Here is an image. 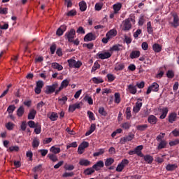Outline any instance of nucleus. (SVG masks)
<instances>
[{"label":"nucleus","mask_w":179,"mask_h":179,"mask_svg":"<svg viewBox=\"0 0 179 179\" xmlns=\"http://www.w3.org/2000/svg\"><path fill=\"white\" fill-rule=\"evenodd\" d=\"M36 114H37V111L34 109H31L28 114V120H34L36 118Z\"/></svg>","instance_id":"24"},{"label":"nucleus","mask_w":179,"mask_h":179,"mask_svg":"<svg viewBox=\"0 0 179 179\" xmlns=\"http://www.w3.org/2000/svg\"><path fill=\"white\" fill-rule=\"evenodd\" d=\"M73 176H75V173L73 172H65L64 173H63L62 177H64V178H66L68 177H73Z\"/></svg>","instance_id":"59"},{"label":"nucleus","mask_w":179,"mask_h":179,"mask_svg":"<svg viewBox=\"0 0 179 179\" xmlns=\"http://www.w3.org/2000/svg\"><path fill=\"white\" fill-rule=\"evenodd\" d=\"M134 138H135V134L129 133L128 136L120 138V143L124 145V143H127V142H131Z\"/></svg>","instance_id":"5"},{"label":"nucleus","mask_w":179,"mask_h":179,"mask_svg":"<svg viewBox=\"0 0 179 179\" xmlns=\"http://www.w3.org/2000/svg\"><path fill=\"white\" fill-rule=\"evenodd\" d=\"M127 90L131 94H136V92H138V90H136V86L134 85V84H130L127 85Z\"/></svg>","instance_id":"17"},{"label":"nucleus","mask_w":179,"mask_h":179,"mask_svg":"<svg viewBox=\"0 0 179 179\" xmlns=\"http://www.w3.org/2000/svg\"><path fill=\"white\" fill-rule=\"evenodd\" d=\"M38 146H40V139H38V138H34L32 141V148H34V149H36Z\"/></svg>","instance_id":"31"},{"label":"nucleus","mask_w":179,"mask_h":179,"mask_svg":"<svg viewBox=\"0 0 179 179\" xmlns=\"http://www.w3.org/2000/svg\"><path fill=\"white\" fill-rule=\"evenodd\" d=\"M152 92H159V84H157V83H153L150 87H148L146 94H150Z\"/></svg>","instance_id":"6"},{"label":"nucleus","mask_w":179,"mask_h":179,"mask_svg":"<svg viewBox=\"0 0 179 179\" xmlns=\"http://www.w3.org/2000/svg\"><path fill=\"white\" fill-rule=\"evenodd\" d=\"M143 159L145 160V162H146V163H148V164H152V163H153V157L150 155H143Z\"/></svg>","instance_id":"25"},{"label":"nucleus","mask_w":179,"mask_h":179,"mask_svg":"<svg viewBox=\"0 0 179 179\" xmlns=\"http://www.w3.org/2000/svg\"><path fill=\"white\" fill-rule=\"evenodd\" d=\"M157 121H158L157 117L153 115H150L148 117V122L151 125H156V124H157Z\"/></svg>","instance_id":"12"},{"label":"nucleus","mask_w":179,"mask_h":179,"mask_svg":"<svg viewBox=\"0 0 179 179\" xmlns=\"http://www.w3.org/2000/svg\"><path fill=\"white\" fill-rule=\"evenodd\" d=\"M171 134L175 136V138H177L179 136V129H175L173 131H172Z\"/></svg>","instance_id":"64"},{"label":"nucleus","mask_w":179,"mask_h":179,"mask_svg":"<svg viewBox=\"0 0 179 179\" xmlns=\"http://www.w3.org/2000/svg\"><path fill=\"white\" fill-rule=\"evenodd\" d=\"M142 106H143L142 102H139V101H138L136 103V106H134L133 108V112L135 113V114H138V113L141 111V108H142Z\"/></svg>","instance_id":"15"},{"label":"nucleus","mask_w":179,"mask_h":179,"mask_svg":"<svg viewBox=\"0 0 179 179\" xmlns=\"http://www.w3.org/2000/svg\"><path fill=\"white\" fill-rule=\"evenodd\" d=\"M131 59H135L141 57V52L139 50H133L129 55Z\"/></svg>","instance_id":"18"},{"label":"nucleus","mask_w":179,"mask_h":179,"mask_svg":"<svg viewBox=\"0 0 179 179\" xmlns=\"http://www.w3.org/2000/svg\"><path fill=\"white\" fill-rule=\"evenodd\" d=\"M147 128H148V124H141V125L137 126L138 131H146Z\"/></svg>","instance_id":"50"},{"label":"nucleus","mask_w":179,"mask_h":179,"mask_svg":"<svg viewBox=\"0 0 179 179\" xmlns=\"http://www.w3.org/2000/svg\"><path fill=\"white\" fill-rule=\"evenodd\" d=\"M161 115L159 116L160 120H164L166 117H167V114L169 113L168 108H163L161 109Z\"/></svg>","instance_id":"21"},{"label":"nucleus","mask_w":179,"mask_h":179,"mask_svg":"<svg viewBox=\"0 0 179 179\" xmlns=\"http://www.w3.org/2000/svg\"><path fill=\"white\" fill-rule=\"evenodd\" d=\"M177 167H178V166H177V164H169L166 166V169L167 170V171H174V170H176V169H177Z\"/></svg>","instance_id":"28"},{"label":"nucleus","mask_w":179,"mask_h":179,"mask_svg":"<svg viewBox=\"0 0 179 179\" xmlns=\"http://www.w3.org/2000/svg\"><path fill=\"white\" fill-rule=\"evenodd\" d=\"M125 114L127 120H130L131 117H132V114L131 113V107L127 108Z\"/></svg>","instance_id":"40"},{"label":"nucleus","mask_w":179,"mask_h":179,"mask_svg":"<svg viewBox=\"0 0 179 179\" xmlns=\"http://www.w3.org/2000/svg\"><path fill=\"white\" fill-rule=\"evenodd\" d=\"M92 82L96 85H99V83H103L104 82V80L101 78V77H94L92 78Z\"/></svg>","instance_id":"32"},{"label":"nucleus","mask_w":179,"mask_h":179,"mask_svg":"<svg viewBox=\"0 0 179 179\" xmlns=\"http://www.w3.org/2000/svg\"><path fill=\"white\" fill-rule=\"evenodd\" d=\"M15 108L16 107L15 106V105H10L7 109L8 114H13Z\"/></svg>","instance_id":"57"},{"label":"nucleus","mask_w":179,"mask_h":179,"mask_svg":"<svg viewBox=\"0 0 179 179\" xmlns=\"http://www.w3.org/2000/svg\"><path fill=\"white\" fill-rule=\"evenodd\" d=\"M143 149V145H138L136 148H134V152L137 156L140 157H143V154L142 153V150Z\"/></svg>","instance_id":"14"},{"label":"nucleus","mask_w":179,"mask_h":179,"mask_svg":"<svg viewBox=\"0 0 179 179\" xmlns=\"http://www.w3.org/2000/svg\"><path fill=\"white\" fill-rule=\"evenodd\" d=\"M50 52H51L52 55L55 54V51L57 50V45L55 44V43L52 44L51 46H50Z\"/></svg>","instance_id":"60"},{"label":"nucleus","mask_w":179,"mask_h":179,"mask_svg":"<svg viewBox=\"0 0 179 179\" xmlns=\"http://www.w3.org/2000/svg\"><path fill=\"white\" fill-rule=\"evenodd\" d=\"M121 47H122V45L120 44L115 45L110 48V51H121L122 50Z\"/></svg>","instance_id":"34"},{"label":"nucleus","mask_w":179,"mask_h":179,"mask_svg":"<svg viewBox=\"0 0 179 179\" xmlns=\"http://www.w3.org/2000/svg\"><path fill=\"white\" fill-rule=\"evenodd\" d=\"M115 103L117 104H120V103H121V95L120 93L115 94Z\"/></svg>","instance_id":"45"},{"label":"nucleus","mask_w":179,"mask_h":179,"mask_svg":"<svg viewBox=\"0 0 179 179\" xmlns=\"http://www.w3.org/2000/svg\"><path fill=\"white\" fill-rule=\"evenodd\" d=\"M168 142L166 140L159 141L158 146H157V149L158 150H160L162 149H166L167 145H168Z\"/></svg>","instance_id":"22"},{"label":"nucleus","mask_w":179,"mask_h":179,"mask_svg":"<svg viewBox=\"0 0 179 179\" xmlns=\"http://www.w3.org/2000/svg\"><path fill=\"white\" fill-rule=\"evenodd\" d=\"M64 169L67 171H72V170H73L75 169V166L73 165H71V164H66L64 165Z\"/></svg>","instance_id":"54"},{"label":"nucleus","mask_w":179,"mask_h":179,"mask_svg":"<svg viewBox=\"0 0 179 179\" xmlns=\"http://www.w3.org/2000/svg\"><path fill=\"white\" fill-rule=\"evenodd\" d=\"M6 128L8 130V131H12L13 130V129L15 128V124L9 122L7 124H6Z\"/></svg>","instance_id":"46"},{"label":"nucleus","mask_w":179,"mask_h":179,"mask_svg":"<svg viewBox=\"0 0 179 179\" xmlns=\"http://www.w3.org/2000/svg\"><path fill=\"white\" fill-rule=\"evenodd\" d=\"M48 157L53 162H58V157L55 154H48Z\"/></svg>","instance_id":"38"},{"label":"nucleus","mask_w":179,"mask_h":179,"mask_svg":"<svg viewBox=\"0 0 179 179\" xmlns=\"http://www.w3.org/2000/svg\"><path fill=\"white\" fill-rule=\"evenodd\" d=\"M77 13L76 10L73 9L69 11L66 15L67 16L72 17L73 16H76Z\"/></svg>","instance_id":"51"},{"label":"nucleus","mask_w":179,"mask_h":179,"mask_svg":"<svg viewBox=\"0 0 179 179\" xmlns=\"http://www.w3.org/2000/svg\"><path fill=\"white\" fill-rule=\"evenodd\" d=\"M169 146H177L179 145V138H176L174 141H171L169 143Z\"/></svg>","instance_id":"52"},{"label":"nucleus","mask_w":179,"mask_h":179,"mask_svg":"<svg viewBox=\"0 0 179 179\" xmlns=\"http://www.w3.org/2000/svg\"><path fill=\"white\" fill-rule=\"evenodd\" d=\"M75 37H76V31L74 29H71L64 34V38L67 40L69 43H72V41L75 40Z\"/></svg>","instance_id":"1"},{"label":"nucleus","mask_w":179,"mask_h":179,"mask_svg":"<svg viewBox=\"0 0 179 179\" xmlns=\"http://www.w3.org/2000/svg\"><path fill=\"white\" fill-rule=\"evenodd\" d=\"M58 100L59 101H60L61 104H65V103L68 101V97H66V96H64L62 98H59Z\"/></svg>","instance_id":"61"},{"label":"nucleus","mask_w":179,"mask_h":179,"mask_svg":"<svg viewBox=\"0 0 179 179\" xmlns=\"http://www.w3.org/2000/svg\"><path fill=\"white\" fill-rule=\"evenodd\" d=\"M134 19L132 18H127L124 20L122 22L123 27H122V30L123 31H129L131 29H132V24H131V22H132Z\"/></svg>","instance_id":"4"},{"label":"nucleus","mask_w":179,"mask_h":179,"mask_svg":"<svg viewBox=\"0 0 179 179\" xmlns=\"http://www.w3.org/2000/svg\"><path fill=\"white\" fill-rule=\"evenodd\" d=\"M121 127L123 128V129H129L131 128V122L122 123Z\"/></svg>","instance_id":"43"},{"label":"nucleus","mask_w":179,"mask_h":179,"mask_svg":"<svg viewBox=\"0 0 179 179\" xmlns=\"http://www.w3.org/2000/svg\"><path fill=\"white\" fill-rule=\"evenodd\" d=\"M93 169L96 170V171H99L100 169L104 167V162L103 161H98L95 164L92 166Z\"/></svg>","instance_id":"13"},{"label":"nucleus","mask_w":179,"mask_h":179,"mask_svg":"<svg viewBox=\"0 0 179 179\" xmlns=\"http://www.w3.org/2000/svg\"><path fill=\"white\" fill-rule=\"evenodd\" d=\"M49 118L52 121H57L58 120V113L52 112Z\"/></svg>","instance_id":"44"},{"label":"nucleus","mask_w":179,"mask_h":179,"mask_svg":"<svg viewBox=\"0 0 179 179\" xmlns=\"http://www.w3.org/2000/svg\"><path fill=\"white\" fill-rule=\"evenodd\" d=\"M44 87V82L43 80H38L36 82V86L35 87V93L40 94L41 93V89Z\"/></svg>","instance_id":"8"},{"label":"nucleus","mask_w":179,"mask_h":179,"mask_svg":"<svg viewBox=\"0 0 179 179\" xmlns=\"http://www.w3.org/2000/svg\"><path fill=\"white\" fill-rule=\"evenodd\" d=\"M125 68V64L124 63H117L115 65V71H122Z\"/></svg>","instance_id":"27"},{"label":"nucleus","mask_w":179,"mask_h":179,"mask_svg":"<svg viewBox=\"0 0 179 179\" xmlns=\"http://www.w3.org/2000/svg\"><path fill=\"white\" fill-rule=\"evenodd\" d=\"M69 85V80H68L67 79L66 80H64L62 83H61V85H60V87L62 89H64V88H66V87H68V85Z\"/></svg>","instance_id":"48"},{"label":"nucleus","mask_w":179,"mask_h":179,"mask_svg":"<svg viewBox=\"0 0 179 179\" xmlns=\"http://www.w3.org/2000/svg\"><path fill=\"white\" fill-rule=\"evenodd\" d=\"M7 152H19V146L15 145V146H10L7 149Z\"/></svg>","instance_id":"41"},{"label":"nucleus","mask_w":179,"mask_h":179,"mask_svg":"<svg viewBox=\"0 0 179 179\" xmlns=\"http://www.w3.org/2000/svg\"><path fill=\"white\" fill-rule=\"evenodd\" d=\"M86 148H89V142L87 141H83L79 146L78 148V155H83L85 149H86Z\"/></svg>","instance_id":"7"},{"label":"nucleus","mask_w":179,"mask_h":179,"mask_svg":"<svg viewBox=\"0 0 179 179\" xmlns=\"http://www.w3.org/2000/svg\"><path fill=\"white\" fill-rule=\"evenodd\" d=\"M164 136H166L165 133H160L156 138L157 142H161L162 141H164Z\"/></svg>","instance_id":"42"},{"label":"nucleus","mask_w":179,"mask_h":179,"mask_svg":"<svg viewBox=\"0 0 179 179\" xmlns=\"http://www.w3.org/2000/svg\"><path fill=\"white\" fill-rule=\"evenodd\" d=\"M96 40V35L92 32L87 34L84 37V41H93Z\"/></svg>","instance_id":"10"},{"label":"nucleus","mask_w":179,"mask_h":179,"mask_svg":"<svg viewBox=\"0 0 179 179\" xmlns=\"http://www.w3.org/2000/svg\"><path fill=\"white\" fill-rule=\"evenodd\" d=\"M136 87H138V89H143V87H145V82L141 81V83H136Z\"/></svg>","instance_id":"62"},{"label":"nucleus","mask_w":179,"mask_h":179,"mask_svg":"<svg viewBox=\"0 0 179 179\" xmlns=\"http://www.w3.org/2000/svg\"><path fill=\"white\" fill-rule=\"evenodd\" d=\"M79 164L80 166H85V167H87V166H90L92 164V162L88 159H81L79 162Z\"/></svg>","instance_id":"23"},{"label":"nucleus","mask_w":179,"mask_h":179,"mask_svg":"<svg viewBox=\"0 0 179 179\" xmlns=\"http://www.w3.org/2000/svg\"><path fill=\"white\" fill-rule=\"evenodd\" d=\"M111 57V53L110 52H104L103 53L98 52L96 54V57L99 59H107Z\"/></svg>","instance_id":"9"},{"label":"nucleus","mask_w":179,"mask_h":179,"mask_svg":"<svg viewBox=\"0 0 179 179\" xmlns=\"http://www.w3.org/2000/svg\"><path fill=\"white\" fill-rule=\"evenodd\" d=\"M52 68H54V69H57L58 71H62L64 69V67L62 65L55 62L52 64Z\"/></svg>","instance_id":"33"},{"label":"nucleus","mask_w":179,"mask_h":179,"mask_svg":"<svg viewBox=\"0 0 179 179\" xmlns=\"http://www.w3.org/2000/svg\"><path fill=\"white\" fill-rule=\"evenodd\" d=\"M104 152H105L104 148H101V149L98 150L97 152H94L93 154V156H94V157H97L99 156H101V155L104 154Z\"/></svg>","instance_id":"37"},{"label":"nucleus","mask_w":179,"mask_h":179,"mask_svg":"<svg viewBox=\"0 0 179 179\" xmlns=\"http://www.w3.org/2000/svg\"><path fill=\"white\" fill-rule=\"evenodd\" d=\"M82 104V102L76 103L75 104L70 105L69 107V111L70 113H73L76 108H80V105Z\"/></svg>","instance_id":"16"},{"label":"nucleus","mask_w":179,"mask_h":179,"mask_svg":"<svg viewBox=\"0 0 179 179\" xmlns=\"http://www.w3.org/2000/svg\"><path fill=\"white\" fill-rule=\"evenodd\" d=\"M50 152H52V153H54L55 155H57L58 153L61 152V148H57L55 146H52L50 148Z\"/></svg>","instance_id":"39"},{"label":"nucleus","mask_w":179,"mask_h":179,"mask_svg":"<svg viewBox=\"0 0 179 179\" xmlns=\"http://www.w3.org/2000/svg\"><path fill=\"white\" fill-rule=\"evenodd\" d=\"M113 163H114V159L108 158V159H106V160L105 162V166L106 167H108L109 166H111V164H113Z\"/></svg>","instance_id":"47"},{"label":"nucleus","mask_w":179,"mask_h":179,"mask_svg":"<svg viewBox=\"0 0 179 179\" xmlns=\"http://www.w3.org/2000/svg\"><path fill=\"white\" fill-rule=\"evenodd\" d=\"M97 69H100V64L96 62L92 68L91 72H96Z\"/></svg>","instance_id":"49"},{"label":"nucleus","mask_w":179,"mask_h":179,"mask_svg":"<svg viewBox=\"0 0 179 179\" xmlns=\"http://www.w3.org/2000/svg\"><path fill=\"white\" fill-rule=\"evenodd\" d=\"M121 8H122V4L121 3H117L116 4L113 5V10H114V13L117 15L120 10H121Z\"/></svg>","instance_id":"26"},{"label":"nucleus","mask_w":179,"mask_h":179,"mask_svg":"<svg viewBox=\"0 0 179 179\" xmlns=\"http://www.w3.org/2000/svg\"><path fill=\"white\" fill-rule=\"evenodd\" d=\"M58 89V82H55L52 85H47L45 87V94H52L55 92V90Z\"/></svg>","instance_id":"3"},{"label":"nucleus","mask_w":179,"mask_h":179,"mask_svg":"<svg viewBox=\"0 0 179 179\" xmlns=\"http://www.w3.org/2000/svg\"><path fill=\"white\" fill-rule=\"evenodd\" d=\"M162 45L158 43H155L152 45V50L155 51V52H160L162 51Z\"/></svg>","instance_id":"30"},{"label":"nucleus","mask_w":179,"mask_h":179,"mask_svg":"<svg viewBox=\"0 0 179 179\" xmlns=\"http://www.w3.org/2000/svg\"><path fill=\"white\" fill-rule=\"evenodd\" d=\"M93 173H94V168H93V166L92 168H87L84 171L85 176H90V174H93Z\"/></svg>","instance_id":"35"},{"label":"nucleus","mask_w":179,"mask_h":179,"mask_svg":"<svg viewBox=\"0 0 179 179\" xmlns=\"http://www.w3.org/2000/svg\"><path fill=\"white\" fill-rule=\"evenodd\" d=\"M67 62L69 64V68H75L78 69V68H80V66L83 65V63H82V62L79 60L76 62V60L73 59H68Z\"/></svg>","instance_id":"2"},{"label":"nucleus","mask_w":179,"mask_h":179,"mask_svg":"<svg viewBox=\"0 0 179 179\" xmlns=\"http://www.w3.org/2000/svg\"><path fill=\"white\" fill-rule=\"evenodd\" d=\"M71 148H78V143L74 141L71 143L67 144L66 149H71Z\"/></svg>","instance_id":"56"},{"label":"nucleus","mask_w":179,"mask_h":179,"mask_svg":"<svg viewBox=\"0 0 179 179\" xmlns=\"http://www.w3.org/2000/svg\"><path fill=\"white\" fill-rule=\"evenodd\" d=\"M34 128H35L34 129L35 134L36 135H40V134H41V124L37 122Z\"/></svg>","instance_id":"29"},{"label":"nucleus","mask_w":179,"mask_h":179,"mask_svg":"<svg viewBox=\"0 0 179 179\" xmlns=\"http://www.w3.org/2000/svg\"><path fill=\"white\" fill-rule=\"evenodd\" d=\"M23 114H24V108L23 106H20L17 110V115L18 117H22Z\"/></svg>","instance_id":"36"},{"label":"nucleus","mask_w":179,"mask_h":179,"mask_svg":"<svg viewBox=\"0 0 179 179\" xmlns=\"http://www.w3.org/2000/svg\"><path fill=\"white\" fill-rule=\"evenodd\" d=\"M99 113L101 115H103V117H106L107 115V112L106 111L103 107H100L99 108Z\"/></svg>","instance_id":"55"},{"label":"nucleus","mask_w":179,"mask_h":179,"mask_svg":"<svg viewBox=\"0 0 179 179\" xmlns=\"http://www.w3.org/2000/svg\"><path fill=\"white\" fill-rule=\"evenodd\" d=\"M36 125H37V123H36L33 120H30L28 122V126L29 127V128H34Z\"/></svg>","instance_id":"63"},{"label":"nucleus","mask_w":179,"mask_h":179,"mask_svg":"<svg viewBox=\"0 0 179 179\" xmlns=\"http://www.w3.org/2000/svg\"><path fill=\"white\" fill-rule=\"evenodd\" d=\"M166 76L169 79H173L174 78V71L173 70H169L166 73Z\"/></svg>","instance_id":"58"},{"label":"nucleus","mask_w":179,"mask_h":179,"mask_svg":"<svg viewBox=\"0 0 179 179\" xmlns=\"http://www.w3.org/2000/svg\"><path fill=\"white\" fill-rule=\"evenodd\" d=\"M106 78H108V82L109 83L114 82V80H115V77L111 73L107 74Z\"/></svg>","instance_id":"53"},{"label":"nucleus","mask_w":179,"mask_h":179,"mask_svg":"<svg viewBox=\"0 0 179 179\" xmlns=\"http://www.w3.org/2000/svg\"><path fill=\"white\" fill-rule=\"evenodd\" d=\"M78 6L81 12H85L86 9H87V4L83 0L79 2Z\"/></svg>","instance_id":"19"},{"label":"nucleus","mask_w":179,"mask_h":179,"mask_svg":"<svg viewBox=\"0 0 179 179\" xmlns=\"http://www.w3.org/2000/svg\"><path fill=\"white\" fill-rule=\"evenodd\" d=\"M172 16L173 17V22H171V26H173V27H175L176 29L178 27L179 25V17L177 13H173Z\"/></svg>","instance_id":"11"},{"label":"nucleus","mask_w":179,"mask_h":179,"mask_svg":"<svg viewBox=\"0 0 179 179\" xmlns=\"http://www.w3.org/2000/svg\"><path fill=\"white\" fill-rule=\"evenodd\" d=\"M168 118H169V122H170V124H173L177 120V113H170Z\"/></svg>","instance_id":"20"}]
</instances>
